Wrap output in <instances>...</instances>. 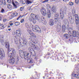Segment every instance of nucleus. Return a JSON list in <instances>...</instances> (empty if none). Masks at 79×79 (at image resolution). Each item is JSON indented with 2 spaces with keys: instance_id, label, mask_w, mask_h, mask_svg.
Segmentation results:
<instances>
[{
  "instance_id": "obj_1",
  "label": "nucleus",
  "mask_w": 79,
  "mask_h": 79,
  "mask_svg": "<svg viewBox=\"0 0 79 79\" xmlns=\"http://www.w3.org/2000/svg\"><path fill=\"white\" fill-rule=\"evenodd\" d=\"M8 56L10 57L9 60V63L13 64L15 63V59L13 57L16 55V51L14 48L8 49Z\"/></svg>"
},
{
  "instance_id": "obj_2",
  "label": "nucleus",
  "mask_w": 79,
  "mask_h": 79,
  "mask_svg": "<svg viewBox=\"0 0 79 79\" xmlns=\"http://www.w3.org/2000/svg\"><path fill=\"white\" fill-rule=\"evenodd\" d=\"M19 53L20 54V55L21 57L23 58H24L25 60H27V62L29 63H33V60H32L31 58H29V53L25 52H24L23 51V50H19Z\"/></svg>"
},
{
  "instance_id": "obj_3",
  "label": "nucleus",
  "mask_w": 79,
  "mask_h": 79,
  "mask_svg": "<svg viewBox=\"0 0 79 79\" xmlns=\"http://www.w3.org/2000/svg\"><path fill=\"white\" fill-rule=\"evenodd\" d=\"M60 11V18L61 19H63L64 17V15H65L66 14V7L65 6L61 8Z\"/></svg>"
},
{
  "instance_id": "obj_4",
  "label": "nucleus",
  "mask_w": 79,
  "mask_h": 79,
  "mask_svg": "<svg viewBox=\"0 0 79 79\" xmlns=\"http://www.w3.org/2000/svg\"><path fill=\"white\" fill-rule=\"evenodd\" d=\"M31 21L34 23V24L36 23V21L35 20L37 19L38 17L35 14H31Z\"/></svg>"
},
{
  "instance_id": "obj_5",
  "label": "nucleus",
  "mask_w": 79,
  "mask_h": 79,
  "mask_svg": "<svg viewBox=\"0 0 79 79\" xmlns=\"http://www.w3.org/2000/svg\"><path fill=\"white\" fill-rule=\"evenodd\" d=\"M32 30L34 32H39L40 33H41V30H40V28L37 25H35V27H33Z\"/></svg>"
},
{
  "instance_id": "obj_6",
  "label": "nucleus",
  "mask_w": 79,
  "mask_h": 79,
  "mask_svg": "<svg viewBox=\"0 0 79 79\" xmlns=\"http://www.w3.org/2000/svg\"><path fill=\"white\" fill-rule=\"evenodd\" d=\"M4 57L5 52H4L3 49H1L0 50V58L1 60H2Z\"/></svg>"
},
{
  "instance_id": "obj_7",
  "label": "nucleus",
  "mask_w": 79,
  "mask_h": 79,
  "mask_svg": "<svg viewBox=\"0 0 79 79\" xmlns=\"http://www.w3.org/2000/svg\"><path fill=\"white\" fill-rule=\"evenodd\" d=\"M41 13L44 16L47 15V12H46V10L44 8H42L41 10Z\"/></svg>"
},
{
  "instance_id": "obj_8",
  "label": "nucleus",
  "mask_w": 79,
  "mask_h": 79,
  "mask_svg": "<svg viewBox=\"0 0 79 79\" xmlns=\"http://www.w3.org/2000/svg\"><path fill=\"white\" fill-rule=\"evenodd\" d=\"M41 21L44 24H47V21L45 19V18L44 17L42 18L41 19Z\"/></svg>"
},
{
  "instance_id": "obj_9",
  "label": "nucleus",
  "mask_w": 79,
  "mask_h": 79,
  "mask_svg": "<svg viewBox=\"0 0 79 79\" xmlns=\"http://www.w3.org/2000/svg\"><path fill=\"white\" fill-rule=\"evenodd\" d=\"M54 20L56 23L58 22V14H56L55 15Z\"/></svg>"
},
{
  "instance_id": "obj_10",
  "label": "nucleus",
  "mask_w": 79,
  "mask_h": 79,
  "mask_svg": "<svg viewBox=\"0 0 79 79\" xmlns=\"http://www.w3.org/2000/svg\"><path fill=\"white\" fill-rule=\"evenodd\" d=\"M55 23H54V21H53V20L52 19H51L50 20L49 23V24L50 25V26H53V25H54Z\"/></svg>"
},
{
  "instance_id": "obj_11",
  "label": "nucleus",
  "mask_w": 79,
  "mask_h": 79,
  "mask_svg": "<svg viewBox=\"0 0 79 79\" xmlns=\"http://www.w3.org/2000/svg\"><path fill=\"white\" fill-rule=\"evenodd\" d=\"M47 14L48 15V18H50L52 16V13L50 12V10H48L47 11Z\"/></svg>"
},
{
  "instance_id": "obj_12",
  "label": "nucleus",
  "mask_w": 79,
  "mask_h": 79,
  "mask_svg": "<svg viewBox=\"0 0 79 79\" xmlns=\"http://www.w3.org/2000/svg\"><path fill=\"white\" fill-rule=\"evenodd\" d=\"M23 43L24 44H25V45H26L27 44V40H26V38H23Z\"/></svg>"
},
{
  "instance_id": "obj_13",
  "label": "nucleus",
  "mask_w": 79,
  "mask_h": 79,
  "mask_svg": "<svg viewBox=\"0 0 79 79\" xmlns=\"http://www.w3.org/2000/svg\"><path fill=\"white\" fill-rule=\"evenodd\" d=\"M64 38L66 39H69V35L68 34H65L64 35Z\"/></svg>"
},
{
  "instance_id": "obj_14",
  "label": "nucleus",
  "mask_w": 79,
  "mask_h": 79,
  "mask_svg": "<svg viewBox=\"0 0 79 79\" xmlns=\"http://www.w3.org/2000/svg\"><path fill=\"white\" fill-rule=\"evenodd\" d=\"M77 35V32L75 31H73V36L74 37H75Z\"/></svg>"
},
{
  "instance_id": "obj_15",
  "label": "nucleus",
  "mask_w": 79,
  "mask_h": 79,
  "mask_svg": "<svg viewBox=\"0 0 79 79\" xmlns=\"http://www.w3.org/2000/svg\"><path fill=\"white\" fill-rule=\"evenodd\" d=\"M5 45L6 48H9L10 47L9 42H6L5 43Z\"/></svg>"
},
{
  "instance_id": "obj_16",
  "label": "nucleus",
  "mask_w": 79,
  "mask_h": 79,
  "mask_svg": "<svg viewBox=\"0 0 79 79\" xmlns=\"http://www.w3.org/2000/svg\"><path fill=\"white\" fill-rule=\"evenodd\" d=\"M30 53L31 54L32 56H35V52L34 51H32V52H31Z\"/></svg>"
},
{
  "instance_id": "obj_17",
  "label": "nucleus",
  "mask_w": 79,
  "mask_h": 79,
  "mask_svg": "<svg viewBox=\"0 0 79 79\" xmlns=\"http://www.w3.org/2000/svg\"><path fill=\"white\" fill-rule=\"evenodd\" d=\"M73 77H75L76 78H79V75H77L76 74H73Z\"/></svg>"
},
{
  "instance_id": "obj_18",
  "label": "nucleus",
  "mask_w": 79,
  "mask_h": 79,
  "mask_svg": "<svg viewBox=\"0 0 79 79\" xmlns=\"http://www.w3.org/2000/svg\"><path fill=\"white\" fill-rule=\"evenodd\" d=\"M47 9L48 10H50V9H51V6H50V5L49 4H47Z\"/></svg>"
},
{
  "instance_id": "obj_19",
  "label": "nucleus",
  "mask_w": 79,
  "mask_h": 79,
  "mask_svg": "<svg viewBox=\"0 0 79 79\" xmlns=\"http://www.w3.org/2000/svg\"><path fill=\"white\" fill-rule=\"evenodd\" d=\"M56 7L53 6L52 7V11H53V12H55L56 11Z\"/></svg>"
},
{
  "instance_id": "obj_20",
  "label": "nucleus",
  "mask_w": 79,
  "mask_h": 79,
  "mask_svg": "<svg viewBox=\"0 0 79 79\" xmlns=\"http://www.w3.org/2000/svg\"><path fill=\"white\" fill-rule=\"evenodd\" d=\"M62 31L63 32H64L65 31V29H66V26L65 25H63L62 27Z\"/></svg>"
},
{
  "instance_id": "obj_21",
  "label": "nucleus",
  "mask_w": 79,
  "mask_h": 79,
  "mask_svg": "<svg viewBox=\"0 0 79 79\" xmlns=\"http://www.w3.org/2000/svg\"><path fill=\"white\" fill-rule=\"evenodd\" d=\"M7 6L8 8L9 9H10V8H13L12 6L10 4L8 5Z\"/></svg>"
},
{
  "instance_id": "obj_22",
  "label": "nucleus",
  "mask_w": 79,
  "mask_h": 79,
  "mask_svg": "<svg viewBox=\"0 0 79 79\" xmlns=\"http://www.w3.org/2000/svg\"><path fill=\"white\" fill-rule=\"evenodd\" d=\"M12 3L14 6V9H16V8H17V6H16V4H15V3L14 2H12Z\"/></svg>"
},
{
  "instance_id": "obj_23",
  "label": "nucleus",
  "mask_w": 79,
  "mask_h": 79,
  "mask_svg": "<svg viewBox=\"0 0 79 79\" xmlns=\"http://www.w3.org/2000/svg\"><path fill=\"white\" fill-rule=\"evenodd\" d=\"M3 38H4V36H3V35H1L0 37V40L3 41Z\"/></svg>"
},
{
  "instance_id": "obj_24",
  "label": "nucleus",
  "mask_w": 79,
  "mask_h": 79,
  "mask_svg": "<svg viewBox=\"0 0 79 79\" xmlns=\"http://www.w3.org/2000/svg\"><path fill=\"white\" fill-rule=\"evenodd\" d=\"M75 23L76 25H78V24H79V19H76Z\"/></svg>"
},
{
  "instance_id": "obj_25",
  "label": "nucleus",
  "mask_w": 79,
  "mask_h": 79,
  "mask_svg": "<svg viewBox=\"0 0 79 79\" xmlns=\"http://www.w3.org/2000/svg\"><path fill=\"white\" fill-rule=\"evenodd\" d=\"M16 33L17 34H19V36H21V34H20V32L18 30H17L16 31Z\"/></svg>"
},
{
  "instance_id": "obj_26",
  "label": "nucleus",
  "mask_w": 79,
  "mask_h": 79,
  "mask_svg": "<svg viewBox=\"0 0 79 79\" xmlns=\"http://www.w3.org/2000/svg\"><path fill=\"white\" fill-rule=\"evenodd\" d=\"M20 2L22 4H25L26 3V0H20Z\"/></svg>"
},
{
  "instance_id": "obj_27",
  "label": "nucleus",
  "mask_w": 79,
  "mask_h": 79,
  "mask_svg": "<svg viewBox=\"0 0 79 79\" xmlns=\"http://www.w3.org/2000/svg\"><path fill=\"white\" fill-rule=\"evenodd\" d=\"M32 2L29 1V0H27V3L29 5V4H31V3H32Z\"/></svg>"
},
{
  "instance_id": "obj_28",
  "label": "nucleus",
  "mask_w": 79,
  "mask_h": 79,
  "mask_svg": "<svg viewBox=\"0 0 79 79\" xmlns=\"http://www.w3.org/2000/svg\"><path fill=\"white\" fill-rule=\"evenodd\" d=\"M75 19H79V17L78 16V15L77 14H75Z\"/></svg>"
},
{
  "instance_id": "obj_29",
  "label": "nucleus",
  "mask_w": 79,
  "mask_h": 79,
  "mask_svg": "<svg viewBox=\"0 0 79 79\" xmlns=\"http://www.w3.org/2000/svg\"><path fill=\"white\" fill-rule=\"evenodd\" d=\"M0 28L1 29H4L5 28V27H4V25L3 24H1L0 25Z\"/></svg>"
},
{
  "instance_id": "obj_30",
  "label": "nucleus",
  "mask_w": 79,
  "mask_h": 79,
  "mask_svg": "<svg viewBox=\"0 0 79 79\" xmlns=\"http://www.w3.org/2000/svg\"><path fill=\"white\" fill-rule=\"evenodd\" d=\"M12 16H17V15H18V14L16 12L15 13L12 14Z\"/></svg>"
},
{
  "instance_id": "obj_31",
  "label": "nucleus",
  "mask_w": 79,
  "mask_h": 79,
  "mask_svg": "<svg viewBox=\"0 0 79 79\" xmlns=\"http://www.w3.org/2000/svg\"><path fill=\"white\" fill-rule=\"evenodd\" d=\"M69 5H70V6H73V5H74V3L72 2H69Z\"/></svg>"
},
{
  "instance_id": "obj_32",
  "label": "nucleus",
  "mask_w": 79,
  "mask_h": 79,
  "mask_svg": "<svg viewBox=\"0 0 79 79\" xmlns=\"http://www.w3.org/2000/svg\"><path fill=\"white\" fill-rule=\"evenodd\" d=\"M31 35H32V37H34V38H36V35H35V34H34L33 33L31 34Z\"/></svg>"
},
{
  "instance_id": "obj_33",
  "label": "nucleus",
  "mask_w": 79,
  "mask_h": 79,
  "mask_svg": "<svg viewBox=\"0 0 79 79\" xmlns=\"http://www.w3.org/2000/svg\"><path fill=\"white\" fill-rule=\"evenodd\" d=\"M75 2L77 5H79V0H75Z\"/></svg>"
},
{
  "instance_id": "obj_34",
  "label": "nucleus",
  "mask_w": 79,
  "mask_h": 79,
  "mask_svg": "<svg viewBox=\"0 0 79 79\" xmlns=\"http://www.w3.org/2000/svg\"><path fill=\"white\" fill-rule=\"evenodd\" d=\"M15 26H19V23L18 22H15Z\"/></svg>"
},
{
  "instance_id": "obj_35",
  "label": "nucleus",
  "mask_w": 79,
  "mask_h": 79,
  "mask_svg": "<svg viewBox=\"0 0 79 79\" xmlns=\"http://www.w3.org/2000/svg\"><path fill=\"white\" fill-rule=\"evenodd\" d=\"M0 5H4V4L3 3V1L2 0L0 1Z\"/></svg>"
},
{
  "instance_id": "obj_36",
  "label": "nucleus",
  "mask_w": 79,
  "mask_h": 79,
  "mask_svg": "<svg viewBox=\"0 0 79 79\" xmlns=\"http://www.w3.org/2000/svg\"><path fill=\"white\" fill-rule=\"evenodd\" d=\"M29 50L30 52V53H31V52H32V51H34L33 50V49L31 48H29Z\"/></svg>"
},
{
  "instance_id": "obj_37",
  "label": "nucleus",
  "mask_w": 79,
  "mask_h": 79,
  "mask_svg": "<svg viewBox=\"0 0 79 79\" xmlns=\"http://www.w3.org/2000/svg\"><path fill=\"white\" fill-rule=\"evenodd\" d=\"M57 28L58 29H61V25H58L57 26Z\"/></svg>"
},
{
  "instance_id": "obj_38",
  "label": "nucleus",
  "mask_w": 79,
  "mask_h": 79,
  "mask_svg": "<svg viewBox=\"0 0 79 79\" xmlns=\"http://www.w3.org/2000/svg\"><path fill=\"white\" fill-rule=\"evenodd\" d=\"M28 32H29V34H30L31 35L33 33L31 30H28Z\"/></svg>"
},
{
  "instance_id": "obj_39",
  "label": "nucleus",
  "mask_w": 79,
  "mask_h": 79,
  "mask_svg": "<svg viewBox=\"0 0 79 79\" xmlns=\"http://www.w3.org/2000/svg\"><path fill=\"white\" fill-rule=\"evenodd\" d=\"M7 1L8 3H11V0H7Z\"/></svg>"
},
{
  "instance_id": "obj_40",
  "label": "nucleus",
  "mask_w": 79,
  "mask_h": 79,
  "mask_svg": "<svg viewBox=\"0 0 79 79\" xmlns=\"http://www.w3.org/2000/svg\"><path fill=\"white\" fill-rule=\"evenodd\" d=\"M24 7H21L20 8V10L21 11H23V10H24Z\"/></svg>"
},
{
  "instance_id": "obj_41",
  "label": "nucleus",
  "mask_w": 79,
  "mask_h": 79,
  "mask_svg": "<svg viewBox=\"0 0 79 79\" xmlns=\"http://www.w3.org/2000/svg\"><path fill=\"white\" fill-rule=\"evenodd\" d=\"M18 40H15V42L16 44H18Z\"/></svg>"
},
{
  "instance_id": "obj_42",
  "label": "nucleus",
  "mask_w": 79,
  "mask_h": 79,
  "mask_svg": "<svg viewBox=\"0 0 79 79\" xmlns=\"http://www.w3.org/2000/svg\"><path fill=\"white\" fill-rule=\"evenodd\" d=\"M1 12L3 13H5V10L3 9H2L1 10Z\"/></svg>"
},
{
  "instance_id": "obj_43",
  "label": "nucleus",
  "mask_w": 79,
  "mask_h": 79,
  "mask_svg": "<svg viewBox=\"0 0 79 79\" xmlns=\"http://www.w3.org/2000/svg\"><path fill=\"white\" fill-rule=\"evenodd\" d=\"M73 13H76V10L75 9H73L72 10Z\"/></svg>"
},
{
  "instance_id": "obj_44",
  "label": "nucleus",
  "mask_w": 79,
  "mask_h": 79,
  "mask_svg": "<svg viewBox=\"0 0 79 79\" xmlns=\"http://www.w3.org/2000/svg\"><path fill=\"white\" fill-rule=\"evenodd\" d=\"M24 19H22L20 21L21 23H23L24 22Z\"/></svg>"
},
{
  "instance_id": "obj_45",
  "label": "nucleus",
  "mask_w": 79,
  "mask_h": 79,
  "mask_svg": "<svg viewBox=\"0 0 79 79\" xmlns=\"http://www.w3.org/2000/svg\"><path fill=\"white\" fill-rule=\"evenodd\" d=\"M34 43L35 44H37V41H36V40H34Z\"/></svg>"
},
{
  "instance_id": "obj_46",
  "label": "nucleus",
  "mask_w": 79,
  "mask_h": 79,
  "mask_svg": "<svg viewBox=\"0 0 79 79\" xmlns=\"http://www.w3.org/2000/svg\"><path fill=\"white\" fill-rule=\"evenodd\" d=\"M48 2V0H45L43 2V3H45V2Z\"/></svg>"
},
{
  "instance_id": "obj_47",
  "label": "nucleus",
  "mask_w": 79,
  "mask_h": 79,
  "mask_svg": "<svg viewBox=\"0 0 79 79\" xmlns=\"http://www.w3.org/2000/svg\"><path fill=\"white\" fill-rule=\"evenodd\" d=\"M70 23L71 24H73V23H74V21H73V20H72V21H70Z\"/></svg>"
},
{
  "instance_id": "obj_48",
  "label": "nucleus",
  "mask_w": 79,
  "mask_h": 79,
  "mask_svg": "<svg viewBox=\"0 0 79 79\" xmlns=\"http://www.w3.org/2000/svg\"><path fill=\"white\" fill-rule=\"evenodd\" d=\"M69 31H73V28L71 27H69Z\"/></svg>"
},
{
  "instance_id": "obj_49",
  "label": "nucleus",
  "mask_w": 79,
  "mask_h": 79,
  "mask_svg": "<svg viewBox=\"0 0 79 79\" xmlns=\"http://www.w3.org/2000/svg\"><path fill=\"white\" fill-rule=\"evenodd\" d=\"M7 21V19H3V21L4 22H5V21Z\"/></svg>"
},
{
  "instance_id": "obj_50",
  "label": "nucleus",
  "mask_w": 79,
  "mask_h": 79,
  "mask_svg": "<svg viewBox=\"0 0 79 79\" xmlns=\"http://www.w3.org/2000/svg\"><path fill=\"white\" fill-rule=\"evenodd\" d=\"M15 3L16 5H18V2L17 1H15Z\"/></svg>"
},
{
  "instance_id": "obj_51",
  "label": "nucleus",
  "mask_w": 79,
  "mask_h": 79,
  "mask_svg": "<svg viewBox=\"0 0 79 79\" xmlns=\"http://www.w3.org/2000/svg\"><path fill=\"white\" fill-rule=\"evenodd\" d=\"M21 15H20V16L19 17L17 18V20H18V19H19L20 18H21Z\"/></svg>"
},
{
  "instance_id": "obj_52",
  "label": "nucleus",
  "mask_w": 79,
  "mask_h": 79,
  "mask_svg": "<svg viewBox=\"0 0 79 79\" xmlns=\"http://www.w3.org/2000/svg\"><path fill=\"white\" fill-rule=\"evenodd\" d=\"M21 15H20V16L19 17L17 18V20H18V19H19L20 18H21Z\"/></svg>"
},
{
  "instance_id": "obj_53",
  "label": "nucleus",
  "mask_w": 79,
  "mask_h": 79,
  "mask_svg": "<svg viewBox=\"0 0 79 79\" xmlns=\"http://www.w3.org/2000/svg\"><path fill=\"white\" fill-rule=\"evenodd\" d=\"M21 15H20V16L19 17L17 18V20H18V19H19L20 18H21Z\"/></svg>"
},
{
  "instance_id": "obj_54",
  "label": "nucleus",
  "mask_w": 79,
  "mask_h": 79,
  "mask_svg": "<svg viewBox=\"0 0 79 79\" xmlns=\"http://www.w3.org/2000/svg\"><path fill=\"white\" fill-rule=\"evenodd\" d=\"M63 1V2H66V1H67V2L68 1H69V0H62Z\"/></svg>"
},
{
  "instance_id": "obj_55",
  "label": "nucleus",
  "mask_w": 79,
  "mask_h": 79,
  "mask_svg": "<svg viewBox=\"0 0 79 79\" xmlns=\"http://www.w3.org/2000/svg\"><path fill=\"white\" fill-rule=\"evenodd\" d=\"M70 39H73V37L71 35H70Z\"/></svg>"
},
{
  "instance_id": "obj_56",
  "label": "nucleus",
  "mask_w": 79,
  "mask_h": 79,
  "mask_svg": "<svg viewBox=\"0 0 79 79\" xmlns=\"http://www.w3.org/2000/svg\"><path fill=\"white\" fill-rule=\"evenodd\" d=\"M29 1H30V2H34V0H29Z\"/></svg>"
},
{
  "instance_id": "obj_57",
  "label": "nucleus",
  "mask_w": 79,
  "mask_h": 79,
  "mask_svg": "<svg viewBox=\"0 0 79 79\" xmlns=\"http://www.w3.org/2000/svg\"><path fill=\"white\" fill-rule=\"evenodd\" d=\"M31 68V65H29L28 66V68Z\"/></svg>"
},
{
  "instance_id": "obj_58",
  "label": "nucleus",
  "mask_w": 79,
  "mask_h": 79,
  "mask_svg": "<svg viewBox=\"0 0 79 79\" xmlns=\"http://www.w3.org/2000/svg\"><path fill=\"white\" fill-rule=\"evenodd\" d=\"M13 23H12L10 24V26H13Z\"/></svg>"
},
{
  "instance_id": "obj_59",
  "label": "nucleus",
  "mask_w": 79,
  "mask_h": 79,
  "mask_svg": "<svg viewBox=\"0 0 79 79\" xmlns=\"http://www.w3.org/2000/svg\"><path fill=\"white\" fill-rule=\"evenodd\" d=\"M8 31H11V29H10V28L8 29Z\"/></svg>"
},
{
  "instance_id": "obj_60",
  "label": "nucleus",
  "mask_w": 79,
  "mask_h": 79,
  "mask_svg": "<svg viewBox=\"0 0 79 79\" xmlns=\"http://www.w3.org/2000/svg\"><path fill=\"white\" fill-rule=\"evenodd\" d=\"M1 19H2V18H1V17H0V21H1Z\"/></svg>"
},
{
  "instance_id": "obj_61",
  "label": "nucleus",
  "mask_w": 79,
  "mask_h": 79,
  "mask_svg": "<svg viewBox=\"0 0 79 79\" xmlns=\"http://www.w3.org/2000/svg\"><path fill=\"white\" fill-rule=\"evenodd\" d=\"M4 5H5V4H6V3H5V2H4Z\"/></svg>"
},
{
  "instance_id": "obj_62",
  "label": "nucleus",
  "mask_w": 79,
  "mask_h": 79,
  "mask_svg": "<svg viewBox=\"0 0 79 79\" xmlns=\"http://www.w3.org/2000/svg\"><path fill=\"white\" fill-rule=\"evenodd\" d=\"M43 78H44H44H45L44 77H43Z\"/></svg>"
},
{
  "instance_id": "obj_63",
  "label": "nucleus",
  "mask_w": 79,
  "mask_h": 79,
  "mask_svg": "<svg viewBox=\"0 0 79 79\" xmlns=\"http://www.w3.org/2000/svg\"><path fill=\"white\" fill-rule=\"evenodd\" d=\"M69 40H71V39H69Z\"/></svg>"
},
{
  "instance_id": "obj_64",
  "label": "nucleus",
  "mask_w": 79,
  "mask_h": 79,
  "mask_svg": "<svg viewBox=\"0 0 79 79\" xmlns=\"http://www.w3.org/2000/svg\"><path fill=\"white\" fill-rule=\"evenodd\" d=\"M59 24H60V23H59Z\"/></svg>"
}]
</instances>
